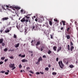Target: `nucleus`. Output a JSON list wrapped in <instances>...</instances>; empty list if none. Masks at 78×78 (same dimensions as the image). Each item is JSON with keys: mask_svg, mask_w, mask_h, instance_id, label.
Instances as JSON below:
<instances>
[{"mask_svg": "<svg viewBox=\"0 0 78 78\" xmlns=\"http://www.w3.org/2000/svg\"><path fill=\"white\" fill-rule=\"evenodd\" d=\"M30 14H28V15H27V16H24L25 17H24L21 20V21L22 22H24L25 21L26 22H28V21H29V20H28V19L30 18V16H30ZM26 18L28 19H27V20H25Z\"/></svg>", "mask_w": 78, "mask_h": 78, "instance_id": "f257e3e1", "label": "nucleus"}, {"mask_svg": "<svg viewBox=\"0 0 78 78\" xmlns=\"http://www.w3.org/2000/svg\"><path fill=\"white\" fill-rule=\"evenodd\" d=\"M58 64L61 69H63V67H64V65L62 63V61H60H60L58 62Z\"/></svg>", "mask_w": 78, "mask_h": 78, "instance_id": "f03ea898", "label": "nucleus"}, {"mask_svg": "<svg viewBox=\"0 0 78 78\" xmlns=\"http://www.w3.org/2000/svg\"><path fill=\"white\" fill-rule=\"evenodd\" d=\"M15 65L14 63L12 64L10 63L9 65V67L10 68H13L12 70H14L16 68V67H15Z\"/></svg>", "mask_w": 78, "mask_h": 78, "instance_id": "7ed1b4c3", "label": "nucleus"}, {"mask_svg": "<svg viewBox=\"0 0 78 78\" xmlns=\"http://www.w3.org/2000/svg\"><path fill=\"white\" fill-rule=\"evenodd\" d=\"M39 26V25L38 24L36 25L35 27V26L33 25V29L35 30H39V27H38Z\"/></svg>", "mask_w": 78, "mask_h": 78, "instance_id": "20e7f679", "label": "nucleus"}, {"mask_svg": "<svg viewBox=\"0 0 78 78\" xmlns=\"http://www.w3.org/2000/svg\"><path fill=\"white\" fill-rule=\"evenodd\" d=\"M8 19H9L8 17H5L3 18H2V20L4 21V20H7Z\"/></svg>", "mask_w": 78, "mask_h": 78, "instance_id": "39448f33", "label": "nucleus"}, {"mask_svg": "<svg viewBox=\"0 0 78 78\" xmlns=\"http://www.w3.org/2000/svg\"><path fill=\"white\" fill-rule=\"evenodd\" d=\"M62 48V47H58V48L57 49V52H59L60 50H61Z\"/></svg>", "mask_w": 78, "mask_h": 78, "instance_id": "423d86ee", "label": "nucleus"}, {"mask_svg": "<svg viewBox=\"0 0 78 78\" xmlns=\"http://www.w3.org/2000/svg\"><path fill=\"white\" fill-rule=\"evenodd\" d=\"M57 49V47L56 46H54L53 47V49L54 51H56V49Z\"/></svg>", "mask_w": 78, "mask_h": 78, "instance_id": "0eeeda50", "label": "nucleus"}, {"mask_svg": "<svg viewBox=\"0 0 78 78\" xmlns=\"http://www.w3.org/2000/svg\"><path fill=\"white\" fill-rule=\"evenodd\" d=\"M10 30L9 29H8V28L6 29V30L5 31V32L6 33H9V32Z\"/></svg>", "mask_w": 78, "mask_h": 78, "instance_id": "6e6552de", "label": "nucleus"}, {"mask_svg": "<svg viewBox=\"0 0 78 78\" xmlns=\"http://www.w3.org/2000/svg\"><path fill=\"white\" fill-rule=\"evenodd\" d=\"M38 62H40L41 61H42V57H40L38 60Z\"/></svg>", "mask_w": 78, "mask_h": 78, "instance_id": "1a4fd4ad", "label": "nucleus"}, {"mask_svg": "<svg viewBox=\"0 0 78 78\" xmlns=\"http://www.w3.org/2000/svg\"><path fill=\"white\" fill-rule=\"evenodd\" d=\"M22 62H27V60H26V59H23L22 60Z\"/></svg>", "mask_w": 78, "mask_h": 78, "instance_id": "9d476101", "label": "nucleus"}, {"mask_svg": "<svg viewBox=\"0 0 78 78\" xmlns=\"http://www.w3.org/2000/svg\"><path fill=\"white\" fill-rule=\"evenodd\" d=\"M74 48V47L73 46H71V48H70V50H71V51H72L73 50Z\"/></svg>", "mask_w": 78, "mask_h": 78, "instance_id": "9b49d317", "label": "nucleus"}, {"mask_svg": "<svg viewBox=\"0 0 78 78\" xmlns=\"http://www.w3.org/2000/svg\"><path fill=\"white\" fill-rule=\"evenodd\" d=\"M37 43L36 44V45L37 46L40 44V41H37Z\"/></svg>", "mask_w": 78, "mask_h": 78, "instance_id": "f8f14e48", "label": "nucleus"}, {"mask_svg": "<svg viewBox=\"0 0 78 78\" xmlns=\"http://www.w3.org/2000/svg\"><path fill=\"white\" fill-rule=\"evenodd\" d=\"M3 38H1L0 39V44H1L3 42Z\"/></svg>", "mask_w": 78, "mask_h": 78, "instance_id": "ddd939ff", "label": "nucleus"}, {"mask_svg": "<svg viewBox=\"0 0 78 78\" xmlns=\"http://www.w3.org/2000/svg\"><path fill=\"white\" fill-rule=\"evenodd\" d=\"M19 45H20V44L19 43H18L17 44L15 45V47L16 48H17L19 46Z\"/></svg>", "mask_w": 78, "mask_h": 78, "instance_id": "4468645a", "label": "nucleus"}, {"mask_svg": "<svg viewBox=\"0 0 78 78\" xmlns=\"http://www.w3.org/2000/svg\"><path fill=\"white\" fill-rule=\"evenodd\" d=\"M66 38L67 39H69L70 38V36L69 35L66 34Z\"/></svg>", "mask_w": 78, "mask_h": 78, "instance_id": "2eb2a0df", "label": "nucleus"}, {"mask_svg": "<svg viewBox=\"0 0 78 78\" xmlns=\"http://www.w3.org/2000/svg\"><path fill=\"white\" fill-rule=\"evenodd\" d=\"M15 8L16 9H20L21 8L20 7H15Z\"/></svg>", "mask_w": 78, "mask_h": 78, "instance_id": "dca6fc26", "label": "nucleus"}, {"mask_svg": "<svg viewBox=\"0 0 78 78\" xmlns=\"http://www.w3.org/2000/svg\"><path fill=\"white\" fill-rule=\"evenodd\" d=\"M69 67H70V68H73L74 67V66L72 65H71L69 66Z\"/></svg>", "mask_w": 78, "mask_h": 78, "instance_id": "f3484780", "label": "nucleus"}, {"mask_svg": "<svg viewBox=\"0 0 78 78\" xmlns=\"http://www.w3.org/2000/svg\"><path fill=\"white\" fill-rule=\"evenodd\" d=\"M7 71L8 72H5V75H8L9 73L10 72V71L9 70H8Z\"/></svg>", "mask_w": 78, "mask_h": 78, "instance_id": "a211bd4d", "label": "nucleus"}, {"mask_svg": "<svg viewBox=\"0 0 78 78\" xmlns=\"http://www.w3.org/2000/svg\"><path fill=\"white\" fill-rule=\"evenodd\" d=\"M23 11H24V10H23V9H22L20 10L21 13L22 14H23Z\"/></svg>", "mask_w": 78, "mask_h": 78, "instance_id": "6ab92c4d", "label": "nucleus"}, {"mask_svg": "<svg viewBox=\"0 0 78 78\" xmlns=\"http://www.w3.org/2000/svg\"><path fill=\"white\" fill-rule=\"evenodd\" d=\"M62 22L63 23V25H66V24H65V23H66V22L65 21H62Z\"/></svg>", "mask_w": 78, "mask_h": 78, "instance_id": "aec40b11", "label": "nucleus"}, {"mask_svg": "<svg viewBox=\"0 0 78 78\" xmlns=\"http://www.w3.org/2000/svg\"><path fill=\"white\" fill-rule=\"evenodd\" d=\"M42 20H40V19H38V22H40V23H42Z\"/></svg>", "mask_w": 78, "mask_h": 78, "instance_id": "412c9836", "label": "nucleus"}, {"mask_svg": "<svg viewBox=\"0 0 78 78\" xmlns=\"http://www.w3.org/2000/svg\"><path fill=\"white\" fill-rule=\"evenodd\" d=\"M67 48H68V50H70V46L69 45H68V46H67Z\"/></svg>", "mask_w": 78, "mask_h": 78, "instance_id": "4be33fe9", "label": "nucleus"}, {"mask_svg": "<svg viewBox=\"0 0 78 78\" xmlns=\"http://www.w3.org/2000/svg\"><path fill=\"white\" fill-rule=\"evenodd\" d=\"M57 74V73L55 72H53L52 73V75H56Z\"/></svg>", "mask_w": 78, "mask_h": 78, "instance_id": "5701e85b", "label": "nucleus"}, {"mask_svg": "<svg viewBox=\"0 0 78 78\" xmlns=\"http://www.w3.org/2000/svg\"><path fill=\"white\" fill-rule=\"evenodd\" d=\"M49 23L50 24L51 26L52 25V22L51 21H49Z\"/></svg>", "mask_w": 78, "mask_h": 78, "instance_id": "b1692460", "label": "nucleus"}, {"mask_svg": "<svg viewBox=\"0 0 78 78\" xmlns=\"http://www.w3.org/2000/svg\"><path fill=\"white\" fill-rule=\"evenodd\" d=\"M45 70L46 71H48V70H49V68L48 67H47L45 68Z\"/></svg>", "mask_w": 78, "mask_h": 78, "instance_id": "393cba45", "label": "nucleus"}, {"mask_svg": "<svg viewBox=\"0 0 78 78\" xmlns=\"http://www.w3.org/2000/svg\"><path fill=\"white\" fill-rule=\"evenodd\" d=\"M30 69V68L29 67H27V71H29Z\"/></svg>", "mask_w": 78, "mask_h": 78, "instance_id": "a878e982", "label": "nucleus"}, {"mask_svg": "<svg viewBox=\"0 0 78 78\" xmlns=\"http://www.w3.org/2000/svg\"><path fill=\"white\" fill-rule=\"evenodd\" d=\"M70 45L71 46H73V44L72 42H70Z\"/></svg>", "mask_w": 78, "mask_h": 78, "instance_id": "bb28decb", "label": "nucleus"}, {"mask_svg": "<svg viewBox=\"0 0 78 78\" xmlns=\"http://www.w3.org/2000/svg\"><path fill=\"white\" fill-rule=\"evenodd\" d=\"M51 53V51H50V50H49L48 51V53L49 54H50Z\"/></svg>", "mask_w": 78, "mask_h": 78, "instance_id": "cd10ccee", "label": "nucleus"}, {"mask_svg": "<svg viewBox=\"0 0 78 78\" xmlns=\"http://www.w3.org/2000/svg\"><path fill=\"white\" fill-rule=\"evenodd\" d=\"M5 57H2L1 58V59L2 60H4L5 59Z\"/></svg>", "mask_w": 78, "mask_h": 78, "instance_id": "c85d7f7f", "label": "nucleus"}, {"mask_svg": "<svg viewBox=\"0 0 78 78\" xmlns=\"http://www.w3.org/2000/svg\"><path fill=\"white\" fill-rule=\"evenodd\" d=\"M19 67V68L20 69H21L22 67V66L21 65V64H20Z\"/></svg>", "mask_w": 78, "mask_h": 78, "instance_id": "c756f323", "label": "nucleus"}, {"mask_svg": "<svg viewBox=\"0 0 78 78\" xmlns=\"http://www.w3.org/2000/svg\"><path fill=\"white\" fill-rule=\"evenodd\" d=\"M2 43V46H4L5 45V44L4 43Z\"/></svg>", "mask_w": 78, "mask_h": 78, "instance_id": "7c9ffc66", "label": "nucleus"}, {"mask_svg": "<svg viewBox=\"0 0 78 78\" xmlns=\"http://www.w3.org/2000/svg\"><path fill=\"white\" fill-rule=\"evenodd\" d=\"M17 37V36L15 34L14 35V37L15 38H16Z\"/></svg>", "mask_w": 78, "mask_h": 78, "instance_id": "2f4dec72", "label": "nucleus"}, {"mask_svg": "<svg viewBox=\"0 0 78 78\" xmlns=\"http://www.w3.org/2000/svg\"><path fill=\"white\" fill-rule=\"evenodd\" d=\"M5 71H2L0 72V73H5Z\"/></svg>", "mask_w": 78, "mask_h": 78, "instance_id": "473e14b6", "label": "nucleus"}, {"mask_svg": "<svg viewBox=\"0 0 78 78\" xmlns=\"http://www.w3.org/2000/svg\"><path fill=\"white\" fill-rule=\"evenodd\" d=\"M36 73V75H40V73L38 72Z\"/></svg>", "mask_w": 78, "mask_h": 78, "instance_id": "72a5a7b5", "label": "nucleus"}, {"mask_svg": "<svg viewBox=\"0 0 78 78\" xmlns=\"http://www.w3.org/2000/svg\"><path fill=\"white\" fill-rule=\"evenodd\" d=\"M8 49H7V48H5L4 50V51H7Z\"/></svg>", "mask_w": 78, "mask_h": 78, "instance_id": "f704fd0d", "label": "nucleus"}, {"mask_svg": "<svg viewBox=\"0 0 78 78\" xmlns=\"http://www.w3.org/2000/svg\"><path fill=\"white\" fill-rule=\"evenodd\" d=\"M29 72H30V73H33V74H34V73L32 71H30Z\"/></svg>", "mask_w": 78, "mask_h": 78, "instance_id": "c9c22d12", "label": "nucleus"}, {"mask_svg": "<svg viewBox=\"0 0 78 78\" xmlns=\"http://www.w3.org/2000/svg\"><path fill=\"white\" fill-rule=\"evenodd\" d=\"M25 56V55H22L21 57H24Z\"/></svg>", "mask_w": 78, "mask_h": 78, "instance_id": "e433bc0d", "label": "nucleus"}, {"mask_svg": "<svg viewBox=\"0 0 78 78\" xmlns=\"http://www.w3.org/2000/svg\"><path fill=\"white\" fill-rule=\"evenodd\" d=\"M8 60V58H7V59H5V62H6Z\"/></svg>", "mask_w": 78, "mask_h": 78, "instance_id": "4c0bfd02", "label": "nucleus"}, {"mask_svg": "<svg viewBox=\"0 0 78 78\" xmlns=\"http://www.w3.org/2000/svg\"><path fill=\"white\" fill-rule=\"evenodd\" d=\"M3 63V62H0V65H1Z\"/></svg>", "mask_w": 78, "mask_h": 78, "instance_id": "58836bf2", "label": "nucleus"}, {"mask_svg": "<svg viewBox=\"0 0 78 78\" xmlns=\"http://www.w3.org/2000/svg\"><path fill=\"white\" fill-rule=\"evenodd\" d=\"M69 29H70V28L69 27H68L67 29V31L68 32Z\"/></svg>", "mask_w": 78, "mask_h": 78, "instance_id": "ea45409f", "label": "nucleus"}, {"mask_svg": "<svg viewBox=\"0 0 78 78\" xmlns=\"http://www.w3.org/2000/svg\"><path fill=\"white\" fill-rule=\"evenodd\" d=\"M58 58H56V61H57V62H58Z\"/></svg>", "mask_w": 78, "mask_h": 78, "instance_id": "a19ab883", "label": "nucleus"}, {"mask_svg": "<svg viewBox=\"0 0 78 78\" xmlns=\"http://www.w3.org/2000/svg\"><path fill=\"white\" fill-rule=\"evenodd\" d=\"M26 13V11H25L24 10L23 12V14H25Z\"/></svg>", "mask_w": 78, "mask_h": 78, "instance_id": "79ce46f5", "label": "nucleus"}, {"mask_svg": "<svg viewBox=\"0 0 78 78\" xmlns=\"http://www.w3.org/2000/svg\"><path fill=\"white\" fill-rule=\"evenodd\" d=\"M54 20L55 21L58 22V20L56 19H54Z\"/></svg>", "mask_w": 78, "mask_h": 78, "instance_id": "37998d69", "label": "nucleus"}, {"mask_svg": "<svg viewBox=\"0 0 78 78\" xmlns=\"http://www.w3.org/2000/svg\"><path fill=\"white\" fill-rule=\"evenodd\" d=\"M77 22L76 21H75V24H76V25L77 26H78V24H76Z\"/></svg>", "mask_w": 78, "mask_h": 78, "instance_id": "c03bdc74", "label": "nucleus"}, {"mask_svg": "<svg viewBox=\"0 0 78 78\" xmlns=\"http://www.w3.org/2000/svg\"><path fill=\"white\" fill-rule=\"evenodd\" d=\"M40 73H41L42 75H43V74H44V72H40Z\"/></svg>", "mask_w": 78, "mask_h": 78, "instance_id": "a18cd8bd", "label": "nucleus"}, {"mask_svg": "<svg viewBox=\"0 0 78 78\" xmlns=\"http://www.w3.org/2000/svg\"><path fill=\"white\" fill-rule=\"evenodd\" d=\"M50 36H51V39H53V36L51 35H50Z\"/></svg>", "mask_w": 78, "mask_h": 78, "instance_id": "49530a36", "label": "nucleus"}, {"mask_svg": "<svg viewBox=\"0 0 78 78\" xmlns=\"http://www.w3.org/2000/svg\"><path fill=\"white\" fill-rule=\"evenodd\" d=\"M35 20L36 22H37V21H38V19H37V18H36V19H35Z\"/></svg>", "mask_w": 78, "mask_h": 78, "instance_id": "de8ad7c7", "label": "nucleus"}, {"mask_svg": "<svg viewBox=\"0 0 78 78\" xmlns=\"http://www.w3.org/2000/svg\"><path fill=\"white\" fill-rule=\"evenodd\" d=\"M43 57L46 58V57L45 55H44L43 56Z\"/></svg>", "mask_w": 78, "mask_h": 78, "instance_id": "09e8293b", "label": "nucleus"}, {"mask_svg": "<svg viewBox=\"0 0 78 78\" xmlns=\"http://www.w3.org/2000/svg\"><path fill=\"white\" fill-rule=\"evenodd\" d=\"M63 29H64V28L63 27H62L61 28H60V30H63Z\"/></svg>", "mask_w": 78, "mask_h": 78, "instance_id": "8fccbe9b", "label": "nucleus"}, {"mask_svg": "<svg viewBox=\"0 0 78 78\" xmlns=\"http://www.w3.org/2000/svg\"><path fill=\"white\" fill-rule=\"evenodd\" d=\"M9 58H10L11 59H12L13 58V57L12 56L10 57Z\"/></svg>", "mask_w": 78, "mask_h": 78, "instance_id": "3c124183", "label": "nucleus"}, {"mask_svg": "<svg viewBox=\"0 0 78 78\" xmlns=\"http://www.w3.org/2000/svg\"><path fill=\"white\" fill-rule=\"evenodd\" d=\"M49 67H51V65L50 64H49L48 66Z\"/></svg>", "mask_w": 78, "mask_h": 78, "instance_id": "603ef678", "label": "nucleus"}, {"mask_svg": "<svg viewBox=\"0 0 78 78\" xmlns=\"http://www.w3.org/2000/svg\"><path fill=\"white\" fill-rule=\"evenodd\" d=\"M39 62H38V61L37 62H36V64H38L39 63Z\"/></svg>", "mask_w": 78, "mask_h": 78, "instance_id": "864d4df0", "label": "nucleus"}, {"mask_svg": "<svg viewBox=\"0 0 78 78\" xmlns=\"http://www.w3.org/2000/svg\"><path fill=\"white\" fill-rule=\"evenodd\" d=\"M68 64H69V63H68V62L67 61V62H66V64L68 65Z\"/></svg>", "mask_w": 78, "mask_h": 78, "instance_id": "5fc2aeb1", "label": "nucleus"}, {"mask_svg": "<svg viewBox=\"0 0 78 78\" xmlns=\"http://www.w3.org/2000/svg\"><path fill=\"white\" fill-rule=\"evenodd\" d=\"M10 22H9V23L8 24L7 26H9L10 24Z\"/></svg>", "mask_w": 78, "mask_h": 78, "instance_id": "6e6d98bb", "label": "nucleus"}, {"mask_svg": "<svg viewBox=\"0 0 78 78\" xmlns=\"http://www.w3.org/2000/svg\"><path fill=\"white\" fill-rule=\"evenodd\" d=\"M78 63V61H76V64H77Z\"/></svg>", "mask_w": 78, "mask_h": 78, "instance_id": "4d7b16f0", "label": "nucleus"}, {"mask_svg": "<svg viewBox=\"0 0 78 78\" xmlns=\"http://www.w3.org/2000/svg\"><path fill=\"white\" fill-rule=\"evenodd\" d=\"M60 25H62V22H60Z\"/></svg>", "mask_w": 78, "mask_h": 78, "instance_id": "13d9d810", "label": "nucleus"}, {"mask_svg": "<svg viewBox=\"0 0 78 78\" xmlns=\"http://www.w3.org/2000/svg\"><path fill=\"white\" fill-rule=\"evenodd\" d=\"M41 50H41V51H42L43 50V48H41Z\"/></svg>", "mask_w": 78, "mask_h": 78, "instance_id": "bf43d9fd", "label": "nucleus"}, {"mask_svg": "<svg viewBox=\"0 0 78 78\" xmlns=\"http://www.w3.org/2000/svg\"><path fill=\"white\" fill-rule=\"evenodd\" d=\"M2 31H3L2 30H0V32H1V33L2 32Z\"/></svg>", "mask_w": 78, "mask_h": 78, "instance_id": "052dcab7", "label": "nucleus"}, {"mask_svg": "<svg viewBox=\"0 0 78 78\" xmlns=\"http://www.w3.org/2000/svg\"><path fill=\"white\" fill-rule=\"evenodd\" d=\"M23 71L22 70H20V72H21V73H22V72H23Z\"/></svg>", "mask_w": 78, "mask_h": 78, "instance_id": "680f3d73", "label": "nucleus"}, {"mask_svg": "<svg viewBox=\"0 0 78 78\" xmlns=\"http://www.w3.org/2000/svg\"><path fill=\"white\" fill-rule=\"evenodd\" d=\"M15 51V50H14V49H12V50H11V51Z\"/></svg>", "mask_w": 78, "mask_h": 78, "instance_id": "e2e57ef3", "label": "nucleus"}, {"mask_svg": "<svg viewBox=\"0 0 78 78\" xmlns=\"http://www.w3.org/2000/svg\"><path fill=\"white\" fill-rule=\"evenodd\" d=\"M33 42V40H32V41L31 42V43H32H32Z\"/></svg>", "mask_w": 78, "mask_h": 78, "instance_id": "0e129e2a", "label": "nucleus"}, {"mask_svg": "<svg viewBox=\"0 0 78 78\" xmlns=\"http://www.w3.org/2000/svg\"><path fill=\"white\" fill-rule=\"evenodd\" d=\"M30 20H29V22H30V24L31 23V22H30Z\"/></svg>", "mask_w": 78, "mask_h": 78, "instance_id": "69168bd1", "label": "nucleus"}, {"mask_svg": "<svg viewBox=\"0 0 78 78\" xmlns=\"http://www.w3.org/2000/svg\"><path fill=\"white\" fill-rule=\"evenodd\" d=\"M30 52H31V53H33V51H30Z\"/></svg>", "mask_w": 78, "mask_h": 78, "instance_id": "338daca9", "label": "nucleus"}, {"mask_svg": "<svg viewBox=\"0 0 78 78\" xmlns=\"http://www.w3.org/2000/svg\"><path fill=\"white\" fill-rule=\"evenodd\" d=\"M19 56H21V54H20L19 55Z\"/></svg>", "mask_w": 78, "mask_h": 78, "instance_id": "774afa93", "label": "nucleus"}]
</instances>
